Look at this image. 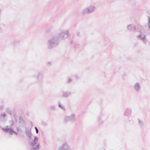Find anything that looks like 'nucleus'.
<instances>
[{
  "instance_id": "f257e3e1",
  "label": "nucleus",
  "mask_w": 150,
  "mask_h": 150,
  "mask_svg": "<svg viewBox=\"0 0 150 150\" xmlns=\"http://www.w3.org/2000/svg\"><path fill=\"white\" fill-rule=\"evenodd\" d=\"M96 7L93 5H90L81 10V13L83 16L92 13L95 11Z\"/></svg>"
},
{
  "instance_id": "f03ea898",
  "label": "nucleus",
  "mask_w": 150,
  "mask_h": 150,
  "mask_svg": "<svg viewBox=\"0 0 150 150\" xmlns=\"http://www.w3.org/2000/svg\"><path fill=\"white\" fill-rule=\"evenodd\" d=\"M127 28H134V25L133 24H130L127 26Z\"/></svg>"
},
{
  "instance_id": "7ed1b4c3",
  "label": "nucleus",
  "mask_w": 150,
  "mask_h": 150,
  "mask_svg": "<svg viewBox=\"0 0 150 150\" xmlns=\"http://www.w3.org/2000/svg\"><path fill=\"white\" fill-rule=\"evenodd\" d=\"M38 139L37 137H35L34 138V144H35L36 143H37V142H38Z\"/></svg>"
},
{
  "instance_id": "20e7f679",
  "label": "nucleus",
  "mask_w": 150,
  "mask_h": 150,
  "mask_svg": "<svg viewBox=\"0 0 150 150\" xmlns=\"http://www.w3.org/2000/svg\"><path fill=\"white\" fill-rule=\"evenodd\" d=\"M148 26L149 28H150V18L148 16Z\"/></svg>"
},
{
  "instance_id": "39448f33",
  "label": "nucleus",
  "mask_w": 150,
  "mask_h": 150,
  "mask_svg": "<svg viewBox=\"0 0 150 150\" xmlns=\"http://www.w3.org/2000/svg\"><path fill=\"white\" fill-rule=\"evenodd\" d=\"M35 129L36 131V133H38V129L36 127H35Z\"/></svg>"
},
{
  "instance_id": "423d86ee",
  "label": "nucleus",
  "mask_w": 150,
  "mask_h": 150,
  "mask_svg": "<svg viewBox=\"0 0 150 150\" xmlns=\"http://www.w3.org/2000/svg\"><path fill=\"white\" fill-rule=\"evenodd\" d=\"M135 86H137V87H139V85L138 84H136L135 85Z\"/></svg>"
}]
</instances>
